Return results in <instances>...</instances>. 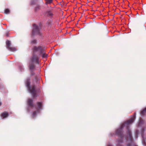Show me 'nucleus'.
Wrapping results in <instances>:
<instances>
[{
    "label": "nucleus",
    "instance_id": "1",
    "mask_svg": "<svg viewBox=\"0 0 146 146\" xmlns=\"http://www.w3.org/2000/svg\"><path fill=\"white\" fill-rule=\"evenodd\" d=\"M135 118V113L134 115L130 119L125 122L123 124L121 125V127L116 130V134L119 135V137L121 138H122L123 137V136L122 135V129L125 127L127 128L128 125L133 123L134 121Z\"/></svg>",
    "mask_w": 146,
    "mask_h": 146
},
{
    "label": "nucleus",
    "instance_id": "2",
    "mask_svg": "<svg viewBox=\"0 0 146 146\" xmlns=\"http://www.w3.org/2000/svg\"><path fill=\"white\" fill-rule=\"evenodd\" d=\"M38 62L39 57L37 56L33 55L31 58V61L29 64L30 69L31 70H33L35 68L34 63Z\"/></svg>",
    "mask_w": 146,
    "mask_h": 146
},
{
    "label": "nucleus",
    "instance_id": "3",
    "mask_svg": "<svg viewBox=\"0 0 146 146\" xmlns=\"http://www.w3.org/2000/svg\"><path fill=\"white\" fill-rule=\"evenodd\" d=\"M30 83L29 79H27L26 81V85L29 92L31 93L33 97L36 96V92L35 90V86H33L31 87H30Z\"/></svg>",
    "mask_w": 146,
    "mask_h": 146
},
{
    "label": "nucleus",
    "instance_id": "4",
    "mask_svg": "<svg viewBox=\"0 0 146 146\" xmlns=\"http://www.w3.org/2000/svg\"><path fill=\"white\" fill-rule=\"evenodd\" d=\"M42 49L41 46H38V47L35 46L33 49L34 52H40L42 54V56L43 58L46 57L47 56V54H45L44 52H42Z\"/></svg>",
    "mask_w": 146,
    "mask_h": 146
},
{
    "label": "nucleus",
    "instance_id": "5",
    "mask_svg": "<svg viewBox=\"0 0 146 146\" xmlns=\"http://www.w3.org/2000/svg\"><path fill=\"white\" fill-rule=\"evenodd\" d=\"M42 104L41 102H38L37 103V106L36 107V111H34L32 114V116L34 117H35L36 115V113L39 112V111L42 109Z\"/></svg>",
    "mask_w": 146,
    "mask_h": 146
},
{
    "label": "nucleus",
    "instance_id": "6",
    "mask_svg": "<svg viewBox=\"0 0 146 146\" xmlns=\"http://www.w3.org/2000/svg\"><path fill=\"white\" fill-rule=\"evenodd\" d=\"M33 29L32 31L33 35H39L40 34V27L35 24L33 25Z\"/></svg>",
    "mask_w": 146,
    "mask_h": 146
},
{
    "label": "nucleus",
    "instance_id": "7",
    "mask_svg": "<svg viewBox=\"0 0 146 146\" xmlns=\"http://www.w3.org/2000/svg\"><path fill=\"white\" fill-rule=\"evenodd\" d=\"M6 44L7 48L10 51H14L17 50V49L16 48L10 46L11 43L9 41L7 40L6 42Z\"/></svg>",
    "mask_w": 146,
    "mask_h": 146
},
{
    "label": "nucleus",
    "instance_id": "8",
    "mask_svg": "<svg viewBox=\"0 0 146 146\" xmlns=\"http://www.w3.org/2000/svg\"><path fill=\"white\" fill-rule=\"evenodd\" d=\"M46 15L49 17H52L53 16V14L51 11H47L46 13Z\"/></svg>",
    "mask_w": 146,
    "mask_h": 146
},
{
    "label": "nucleus",
    "instance_id": "9",
    "mask_svg": "<svg viewBox=\"0 0 146 146\" xmlns=\"http://www.w3.org/2000/svg\"><path fill=\"white\" fill-rule=\"evenodd\" d=\"M8 115V113L6 112H5L2 113L1 115V117L3 118L4 119L7 117Z\"/></svg>",
    "mask_w": 146,
    "mask_h": 146
},
{
    "label": "nucleus",
    "instance_id": "10",
    "mask_svg": "<svg viewBox=\"0 0 146 146\" xmlns=\"http://www.w3.org/2000/svg\"><path fill=\"white\" fill-rule=\"evenodd\" d=\"M28 105L31 107H33V100L31 99H29L28 101Z\"/></svg>",
    "mask_w": 146,
    "mask_h": 146
},
{
    "label": "nucleus",
    "instance_id": "11",
    "mask_svg": "<svg viewBox=\"0 0 146 146\" xmlns=\"http://www.w3.org/2000/svg\"><path fill=\"white\" fill-rule=\"evenodd\" d=\"M127 133L129 135V139L130 141H132V138L131 136V132L130 131L129 129H128V130Z\"/></svg>",
    "mask_w": 146,
    "mask_h": 146
},
{
    "label": "nucleus",
    "instance_id": "12",
    "mask_svg": "<svg viewBox=\"0 0 146 146\" xmlns=\"http://www.w3.org/2000/svg\"><path fill=\"white\" fill-rule=\"evenodd\" d=\"M146 114V108L143 110L142 111L141 113V114L142 115H144Z\"/></svg>",
    "mask_w": 146,
    "mask_h": 146
},
{
    "label": "nucleus",
    "instance_id": "13",
    "mask_svg": "<svg viewBox=\"0 0 146 146\" xmlns=\"http://www.w3.org/2000/svg\"><path fill=\"white\" fill-rule=\"evenodd\" d=\"M46 2V4H50L52 2V0H45Z\"/></svg>",
    "mask_w": 146,
    "mask_h": 146
},
{
    "label": "nucleus",
    "instance_id": "14",
    "mask_svg": "<svg viewBox=\"0 0 146 146\" xmlns=\"http://www.w3.org/2000/svg\"><path fill=\"white\" fill-rule=\"evenodd\" d=\"M10 12L9 10L8 9H6L5 11V14H8Z\"/></svg>",
    "mask_w": 146,
    "mask_h": 146
},
{
    "label": "nucleus",
    "instance_id": "15",
    "mask_svg": "<svg viewBox=\"0 0 146 146\" xmlns=\"http://www.w3.org/2000/svg\"><path fill=\"white\" fill-rule=\"evenodd\" d=\"M39 9H40V7L39 6L37 5L36 6V7L35 8V10L36 11H38Z\"/></svg>",
    "mask_w": 146,
    "mask_h": 146
},
{
    "label": "nucleus",
    "instance_id": "16",
    "mask_svg": "<svg viewBox=\"0 0 146 146\" xmlns=\"http://www.w3.org/2000/svg\"><path fill=\"white\" fill-rule=\"evenodd\" d=\"M51 21L50 20H49L48 21L47 23H48V26H49L50 25V24H51Z\"/></svg>",
    "mask_w": 146,
    "mask_h": 146
},
{
    "label": "nucleus",
    "instance_id": "17",
    "mask_svg": "<svg viewBox=\"0 0 146 146\" xmlns=\"http://www.w3.org/2000/svg\"><path fill=\"white\" fill-rule=\"evenodd\" d=\"M36 42V41L35 40H34L32 42L33 43H35Z\"/></svg>",
    "mask_w": 146,
    "mask_h": 146
},
{
    "label": "nucleus",
    "instance_id": "18",
    "mask_svg": "<svg viewBox=\"0 0 146 146\" xmlns=\"http://www.w3.org/2000/svg\"><path fill=\"white\" fill-rule=\"evenodd\" d=\"M118 142L119 143H121L122 142V141L121 140H118Z\"/></svg>",
    "mask_w": 146,
    "mask_h": 146
},
{
    "label": "nucleus",
    "instance_id": "19",
    "mask_svg": "<svg viewBox=\"0 0 146 146\" xmlns=\"http://www.w3.org/2000/svg\"><path fill=\"white\" fill-rule=\"evenodd\" d=\"M117 146H121V145H119V144H118V145H117Z\"/></svg>",
    "mask_w": 146,
    "mask_h": 146
},
{
    "label": "nucleus",
    "instance_id": "20",
    "mask_svg": "<svg viewBox=\"0 0 146 146\" xmlns=\"http://www.w3.org/2000/svg\"><path fill=\"white\" fill-rule=\"evenodd\" d=\"M1 102H0V106L1 105Z\"/></svg>",
    "mask_w": 146,
    "mask_h": 146
},
{
    "label": "nucleus",
    "instance_id": "21",
    "mask_svg": "<svg viewBox=\"0 0 146 146\" xmlns=\"http://www.w3.org/2000/svg\"><path fill=\"white\" fill-rule=\"evenodd\" d=\"M108 146H112L111 145H108Z\"/></svg>",
    "mask_w": 146,
    "mask_h": 146
},
{
    "label": "nucleus",
    "instance_id": "22",
    "mask_svg": "<svg viewBox=\"0 0 146 146\" xmlns=\"http://www.w3.org/2000/svg\"><path fill=\"white\" fill-rule=\"evenodd\" d=\"M127 146H130V145H128Z\"/></svg>",
    "mask_w": 146,
    "mask_h": 146
}]
</instances>
